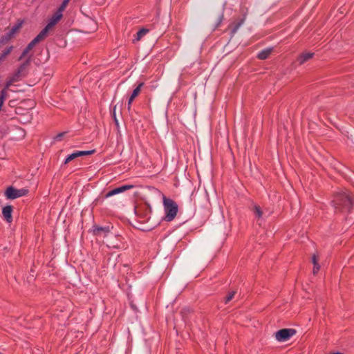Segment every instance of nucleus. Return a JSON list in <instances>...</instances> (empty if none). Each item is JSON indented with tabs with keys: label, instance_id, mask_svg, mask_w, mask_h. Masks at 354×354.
<instances>
[{
	"label": "nucleus",
	"instance_id": "nucleus-15",
	"mask_svg": "<svg viewBox=\"0 0 354 354\" xmlns=\"http://www.w3.org/2000/svg\"><path fill=\"white\" fill-rule=\"evenodd\" d=\"M29 62H30V57H28L24 63H23L22 64L20 65V66L17 68L16 72L17 73H19V75H21V76L23 77L24 75V71H25L27 66L29 64Z\"/></svg>",
	"mask_w": 354,
	"mask_h": 354
},
{
	"label": "nucleus",
	"instance_id": "nucleus-21",
	"mask_svg": "<svg viewBox=\"0 0 354 354\" xmlns=\"http://www.w3.org/2000/svg\"><path fill=\"white\" fill-rule=\"evenodd\" d=\"M254 213H255V215L258 218H261L262 216V211L260 208L259 206L258 205H254Z\"/></svg>",
	"mask_w": 354,
	"mask_h": 354
},
{
	"label": "nucleus",
	"instance_id": "nucleus-10",
	"mask_svg": "<svg viewBox=\"0 0 354 354\" xmlns=\"http://www.w3.org/2000/svg\"><path fill=\"white\" fill-rule=\"evenodd\" d=\"M12 208L10 205L5 206L2 209L3 216L8 223H10L12 220Z\"/></svg>",
	"mask_w": 354,
	"mask_h": 354
},
{
	"label": "nucleus",
	"instance_id": "nucleus-19",
	"mask_svg": "<svg viewBox=\"0 0 354 354\" xmlns=\"http://www.w3.org/2000/svg\"><path fill=\"white\" fill-rule=\"evenodd\" d=\"M317 257H316V255H313V257H312V261H313V263L314 265L313 266V273L314 274H316L318 272V271L319 270V266L317 263Z\"/></svg>",
	"mask_w": 354,
	"mask_h": 354
},
{
	"label": "nucleus",
	"instance_id": "nucleus-7",
	"mask_svg": "<svg viewBox=\"0 0 354 354\" xmlns=\"http://www.w3.org/2000/svg\"><path fill=\"white\" fill-rule=\"evenodd\" d=\"M110 232V228L109 226L107 227H93V234L95 236H98L100 237H106L109 235Z\"/></svg>",
	"mask_w": 354,
	"mask_h": 354
},
{
	"label": "nucleus",
	"instance_id": "nucleus-11",
	"mask_svg": "<svg viewBox=\"0 0 354 354\" xmlns=\"http://www.w3.org/2000/svg\"><path fill=\"white\" fill-rule=\"evenodd\" d=\"M62 17H61L59 12H55L48 20V25L50 28H53L57 23L58 21L62 19Z\"/></svg>",
	"mask_w": 354,
	"mask_h": 354
},
{
	"label": "nucleus",
	"instance_id": "nucleus-3",
	"mask_svg": "<svg viewBox=\"0 0 354 354\" xmlns=\"http://www.w3.org/2000/svg\"><path fill=\"white\" fill-rule=\"evenodd\" d=\"M296 333L292 328H283L277 331L274 334L275 339L278 342H286Z\"/></svg>",
	"mask_w": 354,
	"mask_h": 354
},
{
	"label": "nucleus",
	"instance_id": "nucleus-8",
	"mask_svg": "<svg viewBox=\"0 0 354 354\" xmlns=\"http://www.w3.org/2000/svg\"><path fill=\"white\" fill-rule=\"evenodd\" d=\"M22 77L21 75H19L17 72H15L12 76H10L8 80L6 82L5 88L6 91L10 86H11L15 82H18Z\"/></svg>",
	"mask_w": 354,
	"mask_h": 354
},
{
	"label": "nucleus",
	"instance_id": "nucleus-23",
	"mask_svg": "<svg viewBox=\"0 0 354 354\" xmlns=\"http://www.w3.org/2000/svg\"><path fill=\"white\" fill-rule=\"evenodd\" d=\"M66 8V5H64V4H63V3H62V4H61V5H60V6L59 7V8H58V10L56 11V12H59V14H60L61 17H62V16H63L62 12H63V11L65 10V8Z\"/></svg>",
	"mask_w": 354,
	"mask_h": 354
},
{
	"label": "nucleus",
	"instance_id": "nucleus-13",
	"mask_svg": "<svg viewBox=\"0 0 354 354\" xmlns=\"http://www.w3.org/2000/svg\"><path fill=\"white\" fill-rule=\"evenodd\" d=\"M313 56V53H304L299 56L297 60L299 64H303L304 63L311 59Z\"/></svg>",
	"mask_w": 354,
	"mask_h": 354
},
{
	"label": "nucleus",
	"instance_id": "nucleus-25",
	"mask_svg": "<svg viewBox=\"0 0 354 354\" xmlns=\"http://www.w3.org/2000/svg\"><path fill=\"white\" fill-rule=\"evenodd\" d=\"M30 52L29 50H28V48H25L21 54V55L19 57V59H22L23 58H24L27 54Z\"/></svg>",
	"mask_w": 354,
	"mask_h": 354
},
{
	"label": "nucleus",
	"instance_id": "nucleus-28",
	"mask_svg": "<svg viewBox=\"0 0 354 354\" xmlns=\"http://www.w3.org/2000/svg\"><path fill=\"white\" fill-rule=\"evenodd\" d=\"M237 28H238V27L235 28L233 30V33H234V32L236 31Z\"/></svg>",
	"mask_w": 354,
	"mask_h": 354
},
{
	"label": "nucleus",
	"instance_id": "nucleus-14",
	"mask_svg": "<svg viewBox=\"0 0 354 354\" xmlns=\"http://www.w3.org/2000/svg\"><path fill=\"white\" fill-rule=\"evenodd\" d=\"M272 50L271 48H265L258 53L257 57L260 59H266L270 55Z\"/></svg>",
	"mask_w": 354,
	"mask_h": 354
},
{
	"label": "nucleus",
	"instance_id": "nucleus-17",
	"mask_svg": "<svg viewBox=\"0 0 354 354\" xmlns=\"http://www.w3.org/2000/svg\"><path fill=\"white\" fill-rule=\"evenodd\" d=\"M13 46H10L6 48L1 54H0V64L6 58V57L12 52Z\"/></svg>",
	"mask_w": 354,
	"mask_h": 354
},
{
	"label": "nucleus",
	"instance_id": "nucleus-27",
	"mask_svg": "<svg viewBox=\"0 0 354 354\" xmlns=\"http://www.w3.org/2000/svg\"><path fill=\"white\" fill-rule=\"evenodd\" d=\"M69 1H70V0H64L62 3L67 6Z\"/></svg>",
	"mask_w": 354,
	"mask_h": 354
},
{
	"label": "nucleus",
	"instance_id": "nucleus-1",
	"mask_svg": "<svg viewBox=\"0 0 354 354\" xmlns=\"http://www.w3.org/2000/svg\"><path fill=\"white\" fill-rule=\"evenodd\" d=\"M162 202L165 212L164 219L166 221L170 222L176 216L178 211V206L174 201L171 198H167L165 196H163Z\"/></svg>",
	"mask_w": 354,
	"mask_h": 354
},
{
	"label": "nucleus",
	"instance_id": "nucleus-12",
	"mask_svg": "<svg viewBox=\"0 0 354 354\" xmlns=\"http://www.w3.org/2000/svg\"><path fill=\"white\" fill-rule=\"evenodd\" d=\"M52 28H50L48 25H46L42 30L38 34V35L35 37L36 39H37V41L39 42L40 41H41L42 39H44L46 35H48V32L51 30Z\"/></svg>",
	"mask_w": 354,
	"mask_h": 354
},
{
	"label": "nucleus",
	"instance_id": "nucleus-20",
	"mask_svg": "<svg viewBox=\"0 0 354 354\" xmlns=\"http://www.w3.org/2000/svg\"><path fill=\"white\" fill-rule=\"evenodd\" d=\"M22 22H19L17 24H15L14 26L12 27L9 31L14 36L18 32V30L21 28Z\"/></svg>",
	"mask_w": 354,
	"mask_h": 354
},
{
	"label": "nucleus",
	"instance_id": "nucleus-24",
	"mask_svg": "<svg viewBox=\"0 0 354 354\" xmlns=\"http://www.w3.org/2000/svg\"><path fill=\"white\" fill-rule=\"evenodd\" d=\"M234 294H235V292H230L229 295L225 298V302L227 303L228 301L232 300L234 298Z\"/></svg>",
	"mask_w": 354,
	"mask_h": 354
},
{
	"label": "nucleus",
	"instance_id": "nucleus-9",
	"mask_svg": "<svg viewBox=\"0 0 354 354\" xmlns=\"http://www.w3.org/2000/svg\"><path fill=\"white\" fill-rule=\"evenodd\" d=\"M144 84L142 82L140 83L137 87L133 91L129 99L128 100V109H129L133 100L140 94L141 91V88L143 86Z\"/></svg>",
	"mask_w": 354,
	"mask_h": 354
},
{
	"label": "nucleus",
	"instance_id": "nucleus-22",
	"mask_svg": "<svg viewBox=\"0 0 354 354\" xmlns=\"http://www.w3.org/2000/svg\"><path fill=\"white\" fill-rule=\"evenodd\" d=\"M39 41H37V39H36L35 38H34L29 44L28 45L26 46V48H28V50H31L32 48L38 43Z\"/></svg>",
	"mask_w": 354,
	"mask_h": 354
},
{
	"label": "nucleus",
	"instance_id": "nucleus-4",
	"mask_svg": "<svg viewBox=\"0 0 354 354\" xmlns=\"http://www.w3.org/2000/svg\"><path fill=\"white\" fill-rule=\"evenodd\" d=\"M28 189H15L13 187H9L7 188L5 192V195L8 199H15L27 194Z\"/></svg>",
	"mask_w": 354,
	"mask_h": 354
},
{
	"label": "nucleus",
	"instance_id": "nucleus-18",
	"mask_svg": "<svg viewBox=\"0 0 354 354\" xmlns=\"http://www.w3.org/2000/svg\"><path fill=\"white\" fill-rule=\"evenodd\" d=\"M14 35L8 30L3 36H2L0 44L6 43L11 39Z\"/></svg>",
	"mask_w": 354,
	"mask_h": 354
},
{
	"label": "nucleus",
	"instance_id": "nucleus-16",
	"mask_svg": "<svg viewBox=\"0 0 354 354\" xmlns=\"http://www.w3.org/2000/svg\"><path fill=\"white\" fill-rule=\"evenodd\" d=\"M149 32V30L147 28L140 29L136 34L135 39H133V41L140 40L145 35H146Z\"/></svg>",
	"mask_w": 354,
	"mask_h": 354
},
{
	"label": "nucleus",
	"instance_id": "nucleus-2",
	"mask_svg": "<svg viewBox=\"0 0 354 354\" xmlns=\"http://www.w3.org/2000/svg\"><path fill=\"white\" fill-rule=\"evenodd\" d=\"M333 203L335 209H339L344 211H349L353 203L348 194L344 192L337 195Z\"/></svg>",
	"mask_w": 354,
	"mask_h": 354
},
{
	"label": "nucleus",
	"instance_id": "nucleus-6",
	"mask_svg": "<svg viewBox=\"0 0 354 354\" xmlns=\"http://www.w3.org/2000/svg\"><path fill=\"white\" fill-rule=\"evenodd\" d=\"M133 187V185H122L120 187H116V188L109 191L106 194V198H109V197H111L112 196L120 194V193L124 192H125L127 190L132 189Z\"/></svg>",
	"mask_w": 354,
	"mask_h": 354
},
{
	"label": "nucleus",
	"instance_id": "nucleus-5",
	"mask_svg": "<svg viewBox=\"0 0 354 354\" xmlns=\"http://www.w3.org/2000/svg\"><path fill=\"white\" fill-rule=\"evenodd\" d=\"M93 152H94L93 150H91V151H75V152H73V153L68 155L66 157V158L65 159L64 163L65 165L68 164L69 162H71V160H74L75 158H76L77 157L82 156L90 155V154H92Z\"/></svg>",
	"mask_w": 354,
	"mask_h": 354
},
{
	"label": "nucleus",
	"instance_id": "nucleus-26",
	"mask_svg": "<svg viewBox=\"0 0 354 354\" xmlns=\"http://www.w3.org/2000/svg\"><path fill=\"white\" fill-rule=\"evenodd\" d=\"M64 133H59L55 138V139L57 140V141H59V140H61L62 139V137L64 136Z\"/></svg>",
	"mask_w": 354,
	"mask_h": 354
}]
</instances>
